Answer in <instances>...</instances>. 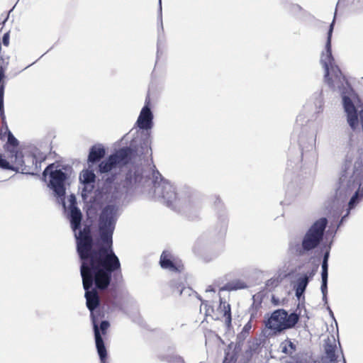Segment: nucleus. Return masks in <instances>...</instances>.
Here are the masks:
<instances>
[{
    "label": "nucleus",
    "instance_id": "f257e3e1",
    "mask_svg": "<svg viewBox=\"0 0 363 363\" xmlns=\"http://www.w3.org/2000/svg\"><path fill=\"white\" fill-rule=\"evenodd\" d=\"M118 169L111 155L98 164V172L104 176L102 177V185L94 191V200L97 203H112L133 188L152 184L155 196L163 199L167 206L184 214L191 220L198 218L201 202L189 187L176 191L175 187L164 179L158 170L145 169L138 165L127 169L120 183H114Z\"/></svg>",
    "mask_w": 363,
    "mask_h": 363
},
{
    "label": "nucleus",
    "instance_id": "f03ea898",
    "mask_svg": "<svg viewBox=\"0 0 363 363\" xmlns=\"http://www.w3.org/2000/svg\"><path fill=\"white\" fill-rule=\"evenodd\" d=\"M80 274L84 290L86 307L90 318H96L94 312L101 308L112 311L120 303L118 286L111 284L112 276L116 281L121 277V262L113 250L108 254L79 259Z\"/></svg>",
    "mask_w": 363,
    "mask_h": 363
},
{
    "label": "nucleus",
    "instance_id": "7ed1b4c3",
    "mask_svg": "<svg viewBox=\"0 0 363 363\" xmlns=\"http://www.w3.org/2000/svg\"><path fill=\"white\" fill-rule=\"evenodd\" d=\"M118 206L108 204L102 208L98 220L96 235L94 238L91 227L82 228L83 216L79 208H67V217L74 232L76 250L79 259L109 253L113 248V234L118 220Z\"/></svg>",
    "mask_w": 363,
    "mask_h": 363
},
{
    "label": "nucleus",
    "instance_id": "20e7f679",
    "mask_svg": "<svg viewBox=\"0 0 363 363\" xmlns=\"http://www.w3.org/2000/svg\"><path fill=\"white\" fill-rule=\"evenodd\" d=\"M342 0H338L336 8ZM337 9H335L334 18L329 26L327 33V40L325 43V52H323L320 57V63L325 70V82L333 90H337L341 95L342 106L347 114V121L352 130H355L359 124V116L362 123V115L363 109L358 112L357 108L354 104V101L357 98L354 89L342 74L339 67L335 64V59L332 54V36L335 23Z\"/></svg>",
    "mask_w": 363,
    "mask_h": 363
},
{
    "label": "nucleus",
    "instance_id": "39448f33",
    "mask_svg": "<svg viewBox=\"0 0 363 363\" xmlns=\"http://www.w3.org/2000/svg\"><path fill=\"white\" fill-rule=\"evenodd\" d=\"M328 223L325 217L315 220L302 237L301 242L298 240L289 242V251L298 257L309 255L323 242Z\"/></svg>",
    "mask_w": 363,
    "mask_h": 363
},
{
    "label": "nucleus",
    "instance_id": "423d86ee",
    "mask_svg": "<svg viewBox=\"0 0 363 363\" xmlns=\"http://www.w3.org/2000/svg\"><path fill=\"white\" fill-rule=\"evenodd\" d=\"M72 172L71 165L54 162L49 164L42 174V179L47 182L48 179V187L52 191L54 196L62 203L65 208L66 185Z\"/></svg>",
    "mask_w": 363,
    "mask_h": 363
},
{
    "label": "nucleus",
    "instance_id": "0eeeda50",
    "mask_svg": "<svg viewBox=\"0 0 363 363\" xmlns=\"http://www.w3.org/2000/svg\"><path fill=\"white\" fill-rule=\"evenodd\" d=\"M316 131L313 129L308 130L305 125L302 128V132L298 137V144L301 150V155L295 158L288 160L286 164L287 172L299 169L303 165L313 166L316 161V153L315 152V143Z\"/></svg>",
    "mask_w": 363,
    "mask_h": 363
},
{
    "label": "nucleus",
    "instance_id": "6e6552de",
    "mask_svg": "<svg viewBox=\"0 0 363 363\" xmlns=\"http://www.w3.org/2000/svg\"><path fill=\"white\" fill-rule=\"evenodd\" d=\"M150 134L143 133L141 138H134L129 146L123 147L111 154L118 168L132 161L136 156H152Z\"/></svg>",
    "mask_w": 363,
    "mask_h": 363
},
{
    "label": "nucleus",
    "instance_id": "1a4fd4ad",
    "mask_svg": "<svg viewBox=\"0 0 363 363\" xmlns=\"http://www.w3.org/2000/svg\"><path fill=\"white\" fill-rule=\"evenodd\" d=\"M45 159L44 155L37 156L36 154H30L24 156L21 152L16 156V157L11 159V162L18 167V172L21 169L23 174L38 175L41 169V164Z\"/></svg>",
    "mask_w": 363,
    "mask_h": 363
},
{
    "label": "nucleus",
    "instance_id": "9d476101",
    "mask_svg": "<svg viewBox=\"0 0 363 363\" xmlns=\"http://www.w3.org/2000/svg\"><path fill=\"white\" fill-rule=\"evenodd\" d=\"M94 341L101 363H106L107 350L103 336L106 335L110 323L106 319H91Z\"/></svg>",
    "mask_w": 363,
    "mask_h": 363
},
{
    "label": "nucleus",
    "instance_id": "9b49d317",
    "mask_svg": "<svg viewBox=\"0 0 363 363\" xmlns=\"http://www.w3.org/2000/svg\"><path fill=\"white\" fill-rule=\"evenodd\" d=\"M153 118L154 115L150 107V99L147 96L135 123V125L141 130L140 133H138L136 138H141L143 133H147L150 135V130L154 125Z\"/></svg>",
    "mask_w": 363,
    "mask_h": 363
},
{
    "label": "nucleus",
    "instance_id": "f8f14e48",
    "mask_svg": "<svg viewBox=\"0 0 363 363\" xmlns=\"http://www.w3.org/2000/svg\"><path fill=\"white\" fill-rule=\"evenodd\" d=\"M299 319H265L264 324L267 336L277 335L284 330L292 328L298 323Z\"/></svg>",
    "mask_w": 363,
    "mask_h": 363
},
{
    "label": "nucleus",
    "instance_id": "ddd939ff",
    "mask_svg": "<svg viewBox=\"0 0 363 363\" xmlns=\"http://www.w3.org/2000/svg\"><path fill=\"white\" fill-rule=\"evenodd\" d=\"M214 205L217 209L218 218L214 225L213 233L217 235L218 240H221L226 234L228 219L223 204L219 197H216Z\"/></svg>",
    "mask_w": 363,
    "mask_h": 363
},
{
    "label": "nucleus",
    "instance_id": "4468645a",
    "mask_svg": "<svg viewBox=\"0 0 363 363\" xmlns=\"http://www.w3.org/2000/svg\"><path fill=\"white\" fill-rule=\"evenodd\" d=\"M315 272V269H312L311 272L304 273L297 278L294 284L293 289L298 298L303 295L310 280L313 277Z\"/></svg>",
    "mask_w": 363,
    "mask_h": 363
},
{
    "label": "nucleus",
    "instance_id": "2eb2a0df",
    "mask_svg": "<svg viewBox=\"0 0 363 363\" xmlns=\"http://www.w3.org/2000/svg\"><path fill=\"white\" fill-rule=\"evenodd\" d=\"M336 349L335 340L328 338L324 344V355L319 359L320 363H337Z\"/></svg>",
    "mask_w": 363,
    "mask_h": 363
},
{
    "label": "nucleus",
    "instance_id": "dca6fc26",
    "mask_svg": "<svg viewBox=\"0 0 363 363\" xmlns=\"http://www.w3.org/2000/svg\"><path fill=\"white\" fill-rule=\"evenodd\" d=\"M106 155V149L101 144L92 145L89 152L87 162L90 167L101 162Z\"/></svg>",
    "mask_w": 363,
    "mask_h": 363
},
{
    "label": "nucleus",
    "instance_id": "f3484780",
    "mask_svg": "<svg viewBox=\"0 0 363 363\" xmlns=\"http://www.w3.org/2000/svg\"><path fill=\"white\" fill-rule=\"evenodd\" d=\"M18 140L15 138L13 133H10L9 137L7 138V142L4 145L5 151L8 153L9 160L18 155L21 152L18 150Z\"/></svg>",
    "mask_w": 363,
    "mask_h": 363
},
{
    "label": "nucleus",
    "instance_id": "a211bd4d",
    "mask_svg": "<svg viewBox=\"0 0 363 363\" xmlns=\"http://www.w3.org/2000/svg\"><path fill=\"white\" fill-rule=\"evenodd\" d=\"M305 315V314H301V310L299 309V304L298 305V308L291 312L290 314L288 313V311L283 309V308H279L277 310H274L270 315L269 313H267L264 314L263 318H302Z\"/></svg>",
    "mask_w": 363,
    "mask_h": 363
},
{
    "label": "nucleus",
    "instance_id": "6ab92c4d",
    "mask_svg": "<svg viewBox=\"0 0 363 363\" xmlns=\"http://www.w3.org/2000/svg\"><path fill=\"white\" fill-rule=\"evenodd\" d=\"M160 264L162 269H168L170 272H177L179 267L172 260L171 253L167 250H164L160 256Z\"/></svg>",
    "mask_w": 363,
    "mask_h": 363
},
{
    "label": "nucleus",
    "instance_id": "aec40b11",
    "mask_svg": "<svg viewBox=\"0 0 363 363\" xmlns=\"http://www.w3.org/2000/svg\"><path fill=\"white\" fill-rule=\"evenodd\" d=\"M263 294L259 292L252 296L253 303L249 309L250 318H255L256 316H261L262 313L259 310L262 308V298Z\"/></svg>",
    "mask_w": 363,
    "mask_h": 363
},
{
    "label": "nucleus",
    "instance_id": "412c9836",
    "mask_svg": "<svg viewBox=\"0 0 363 363\" xmlns=\"http://www.w3.org/2000/svg\"><path fill=\"white\" fill-rule=\"evenodd\" d=\"M286 363H320L318 359H313L308 353H299L286 360Z\"/></svg>",
    "mask_w": 363,
    "mask_h": 363
},
{
    "label": "nucleus",
    "instance_id": "4be33fe9",
    "mask_svg": "<svg viewBox=\"0 0 363 363\" xmlns=\"http://www.w3.org/2000/svg\"><path fill=\"white\" fill-rule=\"evenodd\" d=\"M169 286L172 291V293L181 296H183L184 294L191 296V293L193 292V290L191 288H186L183 286L182 283L176 279H173L169 282Z\"/></svg>",
    "mask_w": 363,
    "mask_h": 363
},
{
    "label": "nucleus",
    "instance_id": "5701e85b",
    "mask_svg": "<svg viewBox=\"0 0 363 363\" xmlns=\"http://www.w3.org/2000/svg\"><path fill=\"white\" fill-rule=\"evenodd\" d=\"M248 286L245 281L242 279H234L232 280L227 284H225L223 287L220 288V291H237L240 289H244L247 288Z\"/></svg>",
    "mask_w": 363,
    "mask_h": 363
},
{
    "label": "nucleus",
    "instance_id": "b1692460",
    "mask_svg": "<svg viewBox=\"0 0 363 363\" xmlns=\"http://www.w3.org/2000/svg\"><path fill=\"white\" fill-rule=\"evenodd\" d=\"M96 175L92 169H84L80 173L79 181L82 184H94Z\"/></svg>",
    "mask_w": 363,
    "mask_h": 363
},
{
    "label": "nucleus",
    "instance_id": "393cba45",
    "mask_svg": "<svg viewBox=\"0 0 363 363\" xmlns=\"http://www.w3.org/2000/svg\"><path fill=\"white\" fill-rule=\"evenodd\" d=\"M218 312L222 314L223 318H232L230 305L220 299V305L218 308Z\"/></svg>",
    "mask_w": 363,
    "mask_h": 363
},
{
    "label": "nucleus",
    "instance_id": "a878e982",
    "mask_svg": "<svg viewBox=\"0 0 363 363\" xmlns=\"http://www.w3.org/2000/svg\"><path fill=\"white\" fill-rule=\"evenodd\" d=\"M160 359L169 363H186L183 357L177 354L160 355Z\"/></svg>",
    "mask_w": 363,
    "mask_h": 363
},
{
    "label": "nucleus",
    "instance_id": "bb28decb",
    "mask_svg": "<svg viewBox=\"0 0 363 363\" xmlns=\"http://www.w3.org/2000/svg\"><path fill=\"white\" fill-rule=\"evenodd\" d=\"M350 11L356 14L363 12V0H352L350 4Z\"/></svg>",
    "mask_w": 363,
    "mask_h": 363
},
{
    "label": "nucleus",
    "instance_id": "cd10ccee",
    "mask_svg": "<svg viewBox=\"0 0 363 363\" xmlns=\"http://www.w3.org/2000/svg\"><path fill=\"white\" fill-rule=\"evenodd\" d=\"M11 161H8L3 157L2 155L0 154V168L2 169L12 170L18 172V167H16L14 164H11Z\"/></svg>",
    "mask_w": 363,
    "mask_h": 363
},
{
    "label": "nucleus",
    "instance_id": "c85d7f7f",
    "mask_svg": "<svg viewBox=\"0 0 363 363\" xmlns=\"http://www.w3.org/2000/svg\"><path fill=\"white\" fill-rule=\"evenodd\" d=\"M158 21H159V26H158V40H157V50L159 49V44L161 41V33L164 32V27L162 23V0H159V15H158Z\"/></svg>",
    "mask_w": 363,
    "mask_h": 363
},
{
    "label": "nucleus",
    "instance_id": "c756f323",
    "mask_svg": "<svg viewBox=\"0 0 363 363\" xmlns=\"http://www.w3.org/2000/svg\"><path fill=\"white\" fill-rule=\"evenodd\" d=\"M281 282L279 277H274L268 279L265 283L266 289L269 291L274 289Z\"/></svg>",
    "mask_w": 363,
    "mask_h": 363
},
{
    "label": "nucleus",
    "instance_id": "7c9ffc66",
    "mask_svg": "<svg viewBox=\"0 0 363 363\" xmlns=\"http://www.w3.org/2000/svg\"><path fill=\"white\" fill-rule=\"evenodd\" d=\"M247 345L248 349L247 350V352H249L250 354H252L259 348L260 345V341L257 338H254L247 342Z\"/></svg>",
    "mask_w": 363,
    "mask_h": 363
},
{
    "label": "nucleus",
    "instance_id": "2f4dec72",
    "mask_svg": "<svg viewBox=\"0 0 363 363\" xmlns=\"http://www.w3.org/2000/svg\"><path fill=\"white\" fill-rule=\"evenodd\" d=\"M200 313H203L205 318H208V316H212L213 308L206 302H202L200 306Z\"/></svg>",
    "mask_w": 363,
    "mask_h": 363
},
{
    "label": "nucleus",
    "instance_id": "473e14b6",
    "mask_svg": "<svg viewBox=\"0 0 363 363\" xmlns=\"http://www.w3.org/2000/svg\"><path fill=\"white\" fill-rule=\"evenodd\" d=\"M81 196L84 200H86L90 193L92 192L94 184H82Z\"/></svg>",
    "mask_w": 363,
    "mask_h": 363
},
{
    "label": "nucleus",
    "instance_id": "72a5a7b5",
    "mask_svg": "<svg viewBox=\"0 0 363 363\" xmlns=\"http://www.w3.org/2000/svg\"><path fill=\"white\" fill-rule=\"evenodd\" d=\"M328 270H321V286L320 291H325L328 286Z\"/></svg>",
    "mask_w": 363,
    "mask_h": 363
},
{
    "label": "nucleus",
    "instance_id": "f704fd0d",
    "mask_svg": "<svg viewBox=\"0 0 363 363\" xmlns=\"http://www.w3.org/2000/svg\"><path fill=\"white\" fill-rule=\"evenodd\" d=\"M296 351V345L291 341H287L285 345L282 346V352L288 353L289 352L292 353Z\"/></svg>",
    "mask_w": 363,
    "mask_h": 363
},
{
    "label": "nucleus",
    "instance_id": "c9c22d12",
    "mask_svg": "<svg viewBox=\"0 0 363 363\" xmlns=\"http://www.w3.org/2000/svg\"><path fill=\"white\" fill-rule=\"evenodd\" d=\"M69 206L68 208H78L77 203V199L74 194H72L68 198Z\"/></svg>",
    "mask_w": 363,
    "mask_h": 363
},
{
    "label": "nucleus",
    "instance_id": "e433bc0d",
    "mask_svg": "<svg viewBox=\"0 0 363 363\" xmlns=\"http://www.w3.org/2000/svg\"><path fill=\"white\" fill-rule=\"evenodd\" d=\"M5 77L4 70L0 67V91H4L5 86L4 83V78Z\"/></svg>",
    "mask_w": 363,
    "mask_h": 363
},
{
    "label": "nucleus",
    "instance_id": "4c0bfd02",
    "mask_svg": "<svg viewBox=\"0 0 363 363\" xmlns=\"http://www.w3.org/2000/svg\"><path fill=\"white\" fill-rule=\"evenodd\" d=\"M249 333H246L243 330H242L237 336L238 340V344L240 345L243 342V341L246 339V337L248 336Z\"/></svg>",
    "mask_w": 363,
    "mask_h": 363
},
{
    "label": "nucleus",
    "instance_id": "58836bf2",
    "mask_svg": "<svg viewBox=\"0 0 363 363\" xmlns=\"http://www.w3.org/2000/svg\"><path fill=\"white\" fill-rule=\"evenodd\" d=\"M4 91H0V116H4Z\"/></svg>",
    "mask_w": 363,
    "mask_h": 363
},
{
    "label": "nucleus",
    "instance_id": "ea45409f",
    "mask_svg": "<svg viewBox=\"0 0 363 363\" xmlns=\"http://www.w3.org/2000/svg\"><path fill=\"white\" fill-rule=\"evenodd\" d=\"M284 301L285 299H282L281 301L279 298L276 297L274 295H272V303L275 306L284 304Z\"/></svg>",
    "mask_w": 363,
    "mask_h": 363
},
{
    "label": "nucleus",
    "instance_id": "a19ab883",
    "mask_svg": "<svg viewBox=\"0 0 363 363\" xmlns=\"http://www.w3.org/2000/svg\"><path fill=\"white\" fill-rule=\"evenodd\" d=\"M10 35L9 33L7 32L3 35L1 43L4 46H9V45Z\"/></svg>",
    "mask_w": 363,
    "mask_h": 363
},
{
    "label": "nucleus",
    "instance_id": "79ce46f5",
    "mask_svg": "<svg viewBox=\"0 0 363 363\" xmlns=\"http://www.w3.org/2000/svg\"><path fill=\"white\" fill-rule=\"evenodd\" d=\"M290 9L292 12L298 13L302 10V7L297 4H292L290 6Z\"/></svg>",
    "mask_w": 363,
    "mask_h": 363
},
{
    "label": "nucleus",
    "instance_id": "37998d69",
    "mask_svg": "<svg viewBox=\"0 0 363 363\" xmlns=\"http://www.w3.org/2000/svg\"><path fill=\"white\" fill-rule=\"evenodd\" d=\"M250 320H251V319H250V320L242 328V330H243L246 333H250V331L252 328V323H251Z\"/></svg>",
    "mask_w": 363,
    "mask_h": 363
},
{
    "label": "nucleus",
    "instance_id": "c03bdc74",
    "mask_svg": "<svg viewBox=\"0 0 363 363\" xmlns=\"http://www.w3.org/2000/svg\"><path fill=\"white\" fill-rule=\"evenodd\" d=\"M330 247H328V248L325 250V251L323 253L322 261L328 262V259L330 257Z\"/></svg>",
    "mask_w": 363,
    "mask_h": 363
},
{
    "label": "nucleus",
    "instance_id": "a18cd8bd",
    "mask_svg": "<svg viewBox=\"0 0 363 363\" xmlns=\"http://www.w3.org/2000/svg\"><path fill=\"white\" fill-rule=\"evenodd\" d=\"M322 295H323V301L325 302V303H328V286H326L325 291H321Z\"/></svg>",
    "mask_w": 363,
    "mask_h": 363
},
{
    "label": "nucleus",
    "instance_id": "49530a36",
    "mask_svg": "<svg viewBox=\"0 0 363 363\" xmlns=\"http://www.w3.org/2000/svg\"><path fill=\"white\" fill-rule=\"evenodd\" d=\"M232 319H225V328L227 330H230L231 327Z\"/></svg>",
    "mask_w": 363,
    "mask_h": 363
},
{
    "label": "nucleus",
    "instance_id": "de8ad7c7",
    "mask_svg": "<svg viewBox=\"0 0 363 363\" xmlns=\"http://www.w3.org/2000/svg\"><path fill=\"white\" fill-rule=\"evenodd\" d=\"M321 270H328V262L322 261Z\"/></svg>",
    "mask_w": 363,
    "mask_h": 363
},
{
    "label": "nucleus",
    "instance_id": "09e8293b",
    "mask_svg": "<svg viewBox=\"0 0 363 363\" xmlns=\"http://www.w3.org/2000/svg\"><path fill=\"white\" fill-rule=\"evenodd\" d=\"M0 118H1L3 126H4L6 128L8 125L6 123L5 114L4 113V116H0Z\"/></svg>",
    "mask_w": 363,
    "mask_h": 363
},
{
    "label": "nucleus",
    "instance_id": "8fccbe9b",
    "mask_svg": "<svg viewBox=\"0 0 363 363\" xmlns=\"http://www.w3.org/2000/svg\"><path fill=\"white\" fill-rule=\"evenodd\" d=\"M206 292H215V289L213 286H208L206 289Z\"/></svg>",
    "mask_w": 363,
    "mask_h": 363
},
{
    "label": "nucleus",
    "instance_id": "3c124183",
    "mask_svg": "<svg viewBox=\"0 0 363 363\" xmlns=\"http://www.w3.org/2000/svg\"><path fill=\"white\" fill-rule=\"evenodd\" d=\"M5 133L7 135V138L9 137L10 133H12L8 126L5 128Z\"/></svg>",
    "mask_w": 363,
    "mask_h": 363
},
{
    "label": "nucleus",
    "instance_id": "603ef678",
    "mask_svg": "<svg viewBox=\"0 0 363 363\" xmlns=\"http://www.w3.org/2000/svg\"><path fill=\"white\" fill-rule=\"evenodd\" d=\"M5 133L7 135V138L9 137L10 133H12L8 126L5 128Z\"/></svg>",
    "mask_w": 363,
    "mask_h": 363
},
{
    "label": "nucleus",
    "instance_id": "864d4df0",
    "mask_svg": "<svg viewBox=\"0 0 363 363\" xmlns=\"http://www.w3.org/2000/svg\"><path fill=\"white\" fill-rule=\"evenodd\" d=\"M328 310L329 315H330V318H335L334 313H333V311L330 308V307H328Z\"/></svg>",
    "mask_w": 363,
    "mask_h": 363
},
{
    "label": "nucleus",
    "instance_id": "5fc2aeb1",
    "mask_svg": "<svg viewBox=\"0 0 363 363\" xmlns=\"http://www.w3.org/2000/svg\"><path fill=\"white\" fill-rule=\"evenodd\" d=\"M342 362L340 363H347L346 362V359H345V358L343 354L342 355Z\"/></svg>",
    "mask_w": 363,
    "mask_h": 363
},
{
    "label": "nucleus",
    "instance_id": "6e6d98bb",
    "mask_svg": "<svg viewBox=\"0 0 363 363\" xmlns=\"http://www.w3.org/2000/svg\"><path fill=\"white\" fill-rule=\"evenodd\" d=\"M318 104H319V108H321V106H322V101L320 100V99H319V100H318Z\"/></svg>",
    "mask_w": 363,
    "mask_h": 363
},
{
    "label": "nucleus",
    "instance_id": "4d7b16f0",
    "mask_svg": "<svg viewBox=\"0 0 363 363\" xmlns=\"http://www.w3.org/2000/svg\"><path fill=\"white\" fill-rule=\"evenodd\" d=\"M333 320L335 322V325H337V323L336 318L333 319Z\"/></svg>",
    "mask_w": 363,
    "mask_h": 363
},
{
    "label": "nucleus",
    "instance_id": "13d9d810",
    "mask_svg": "<svg viewBox=\"0 0 363 363\" xmlns=\"http://www.w3.org/2000/svg\"><path fill=\"white\" fill-rule=\"evenodd\" d=\"M223 363H227V358L225 357L224 361H223Z\"/></svg>",
    "mask_w": 363,
    "mask_h": 363
},
{
    "label": "nucleus",
    "instance_id": "bf43d9fd",
    "mask_svg": "<svg viewBox=\"0 0 363 363\" xmlns=\"http://www.w3.org/2000/svg\"><path fill=\"white\" fill-rule=\"evenodd\" d=\"M8 18H9V15L7 16V17L6 18V19L4 20V21H7V20H8Z\"/></svg>",
    "mask_w": 363,
    "mask_h": 363
},
{
    "label": "nucleus",
    "instance_id": "052dcab7",
    "mask_svg": "<svg viewBox=\"0 0 363 363\" xmlns=\"http://www.w3.org/2000/svg\"><path fill=\"white\" fill-rule=\"evenodd\" d=\"M14 7H13L12 9H11V10L9 11V13L13 11Z\"/></svg>",
    "mask_w": 363,
    "mask_h": 363
},
{
    "label": "nucleus",
    "instance_id": "680f3d73",
    "mask_svg": "<svg viewBox=\"0 0 363 363\" xmlns=\"http://www.w3.org/2000/svg\"><path fill=\"white\" fill-rule=\"evenodd\" d=\"M362 79H363V77H362Z\"/></svg>",
    "mask_w": 363,
    "mask_h": 363
}]
</instances>
